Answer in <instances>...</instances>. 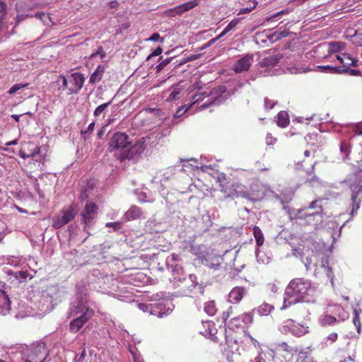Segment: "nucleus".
I'll return each instance as SVG.
<instances>
[{"instance_id": "nucleus-11", "label": "nucleus", "mask_w": 362, "mask_h": 362, "mask_svg": "<svg viewBox=\"0 0 362 362\" xmlns=\"http://www.w3.org/2000/svg\"><path fill=\"white\" fill-rule=\"evenodd\" d=\"M77 313H78V315L74 317V319L69 323V331L74 334L78 332L94 315L92 308H86L84 311L78 310Z\"/></svg>"}, {"instance_id": "nucleus-34", "label": "nucleus", "mask_w": 362, "mask_h": 362, "mask_svg": "<svg viewBox=\"0 0 362 362\" xmlns=\"http://www.w3.org/2000/svg\"><path fill=\"white\" fill-rule=\"evenodd\" d=\"M317 69L321 72H326V73H337V74H342L344 69H339V68L337 67V66H332V65H325V66H318Z\"/></svg>"}, {"instance_id": "nucleus-6", "label": "nucleus", "mask_w": 362, "mask_h": 362, "mask_svg": "<svg viewBox=\"0 0 362 362\" xmlns=\"http://www.w3.org/2000/svg\"><path fill=\"white\" fill-rule=\"evenodd\" d=\"M223 314V326L220 325L219 329L215 328L214 323L212 321H202L203 330H200L199 333L205 337H209L211 340L214 342H218L219 339L224 338L226 341V317Z\"/></svg>"}, {"instance_id": "nucleus-37", "label": "nucleus", "mask_w": 362, "mask_h": 362, "mask_svg": "<svg viewBox=\"0 0 362 362\" xmlns=\"http://www.w3.org/2000/svg\"><path fill=\"white\" fill-rule=\"evenodd\" d=\"M7 274L8 275L13 276L19 281H22L23 280L27 279V277L28 276V271H16V272H13L12 270H8L7 272Z\"/></svg>"}, {"instance_id": "nucleus-24", "label": "nucleus", "mask_w": 362, "mask_h": 362, "mask_svg": "<svg viewBox=\"0 0 362 362\" xmlns=\"http://www.w3.org/2000/svg\"><path fill=\"white\" fill-rule=\"evenodd\" d=\"M244 293L245 290L243 287H235L228 295V300L232 303H238L243 298Z\"/></svg>"}, {"instance_id": "nucleus-40", "label": "nucleus", "mask_w": 362, "mask_h": 362, "mask_svg": "<svg viewBox=\"0 0 362 362\" xmlns=\"http://www.w3.org/2000/svg\"><path fill=\"white\" fill-rule=\"evenodd\" d=\"M204 311L210 316H213L216 313V308L214 301H209L204 305Z\"/></svg>"}, {"instance_id": "nucleus-2", "label": "nucleus", "mask_w": 362, "mask_h": 362, "mask_svg": "<svg viewBox=\"0 0 362 362\" xmlns=\"http://www.w3.org/2000/svg\"><path fill=\"white\" fill-rule=\"evenodd\" d=\"M319 200L313 201L308 206L299 209H289L291 219L296 220L300 225L311 226L317 229L323 221L322 207Z\"/></svg>"}, {"instance_id": "nucleus-18", "label": "nucleus", "mask_w": 362, "mask_h": 362, "mask_svg": "<svg viewBox=\"0 0 362 362\" xmlns=\"http://www.w3.org/2000/svg\"><path fill=\"white\" fill-rule=\"evenodd\" d=\"M69 92L68 95L77 94L82 88L85 82V77L81 73H73L69 76Z\"/></svg>"}, {"instance_id": "nucleus-1", "label": "nucleus", "mask_w": 362, "mask_h": 362, "mask_svg": "<svg viewBox=\"0 0 362 362\" xmlns=\"http://www.w3.org/2000/svg\"><path fill=\"white\" fill-rule=\"evenodd\" d=\"M314 292L315 288L310 281L302 278L293 279L285 289L281 309L300 302L314 303Z\"/></svg>"}, {"instance_id": "nucleus-23", "label": "nucleus", "mask_w": 362, "mask_h": 362, "mask_svg": "<svg viewBox=\"0 0 362 362\" xmlns=\"http://www.w3.org/2000/svg\"><path fill=\"white\" fill-rule=\"evenodd\" d=\"M211 226V221L210 216L208 213H206L202 216V217L197 221V228L199 232L204 233L209 230Z\"/></svg>"}, {"instance_id": "nucleus-14", "label": "nucleus", "mask_w": 362, "mask_h": 362, "mask_svg": "<svg viewBox=\"0 0 362 362\" xmlns=\"http://www.w3.org/2000/svg\"><path fill=\"white\" fill-rule=\"evenodd\" d=\"M175 305L169 299H163L161 302L152 305L151 314L163 317L169 315L174 309Z\"/></svg>"}, {"instance_id": "nucleus-5", "label": "nucleus", "mask_w": 362, "mask_h": 362, "mask_svg": "<svg viewBox=\"0 0 362 362\" xmlns=\"http://www.w3.org/2000/svg\"><path fill=\"white\" fill-rule=\"evenodd\" d=\"M89 297L88 289L84 284L76 286L75 299L71 302L69 308V317H75L78 315V310L84 311L86 308H91L88 305Z\"/></svg>"}, {"instance_id": "nucleus-9", "label": "nucleus", "mask_w": 362, "mask_h": 362, "mask_svg": "<svg viewBox=\"0 0 362 362\" xmlns=\"http://www.w3.org/2000/svg\"><path fill=\"white\" fill-rule=\"evenodd\" d=\"M279 330L284 334H291L295 337H300L309 332L308 327L288 319L284 320L279 327Z\"/></svg>"}, {"instance_id": "nucleus-58", "label": "nucleus", "mask_w": 362, "mask_h": 362, "mask_svg": "<svg viewBox=\"0 0 362 362\" xmlns=\"http://www.w3.org/2000/svg\"><path fill=\"white\" fill-rule=\"evenodd\" d=\"M337 339V334L335 333V332H332L331 334H329L325 339V340H326L325 341V344H327V341H329L330 343L329 344H332L334 343V341H336Z\"/></svg>"}, {"instance_id": "nucleus-3", "label": "nucleus", "mask_w": 362, "mask_h": 362, "mask_svg": "<svg viewBox=\"0 0 362 362\" xmlns=\"http://www.w3.org/2000/svg\"><path fill=\"white\" fill-rule=\"evenodd\" d=\"M265 191V187L258 181H255L251 184L249 191H245L244 186L238 182H234L231 185L230 189L228 188V198L240 197L252 202H258L264 197Z\"/></svg>"}, {"instance_id": "nucleus-57", "label": "nucleus", "mask_w": 362, "mask_h": 362, "mask_svg": "<svg viewBox=\"0 0 362 362\" xmlns=\"http://www.w3.org/2000/svg\"><path fill=\"white\" fill-rule=\"evenodd\" d=\"M163 52V49L160 47H158L151 54H149L147 58L146 61H148L151 57L159 56Z\"/></svg>"}, {"instance_id": "nucleus-32", "label": "nucleus", "mask_w": 362, "mask_h": 362, "mask_svg": "<svg viewBox=\"0 0 362 362\" xmlns=\"http://www.w3.org/2000/svg\"><path fill=\"white\" fill-rule=\"evenodd\" d=\"M182 88L179 85H174L172 87V90L167 98V101L173 102L180 99V95L182 92Z\"/></svg>"}, {"instance_id": "nucleus-45", "label": "nucleus", "mask_w": 362, "mask_h": 362, "mask_svg": "<svg viewBox=\"0 0 362 362\" xmlns=\"http://www.w3.org/2000/svg\"><path fill=\"white\" fill-rule=\"evenodd\" d=\"M291 12V9L287 8L286 9L281 10L279 12H277V13L272 15L269 17L266 18L265 21H270L275 18H277V17L283 16V15L288 14Z\"/></svg>"}, {"instance_id": "nucleus-48", "label": "nucleus", "mask_w": 362, "mask_h": 362, "mask_svg": "<svg viewBox=\"0 0 362 362\" xmlns=\"http://www.w3.org/2000/svg\"><path fill=\"white\" fill-rule=\"evenodd\" d=\"M34 16L40 19L43 22L44 24L47 25L48 24L47 21H51L49 16L44 12H37V13H35Z\"/></svg>"}, {"instance_id": "nucleus-15", "label": "nucleus", "mask_w": 362, "mask_h": 362, "mask_svg": "<svg viewBox=\"0 0 362 362\" xmlns=\"http://www.w3.org/2000/svg\"><path fill=\"white\" fill-rule=\"evenodd\" d=\"M327 57L329 58L332 62H338L341 66H337L339 69H344L342 73H345L350 66H356L357 60L351 57L350 54L342 53L339 54H329Z\"/></svg>"}, {"instance_id": "nucleus-42", "label": "nucleus", "mask_w": 362, "mask_h": 362, "mask_svg": "<svg viewBox=\"0 0 362 362\" xmlns=\"http://www.w3.org/2000/svg\"><path fill=\"white\" fill-rule=\"evenodd\" d=\"M331 224L332 225L333 227L335 226L337 228L336 231H334L332 233V238L333 239L332 243H334L340 237L341 229L345 226L346 222L344 223V224L342 226H341L339 228H338V226L335 223H331Z\"/></svg>"}, {"instance_id": "nucleus-10", "label": "nucleus", "mask_w": 362, "mask_h": 362, "mask_svg": "<svg viewBox=\"0 0 362 362\" xmlns=\"http://www.w3.org/2000/svg\"><path fill=\"white\" fill-rule=\"evenodd\" d=\"M145 149L144 141H138L136 144L131 146L128 149L122 151L119 155L120 161L129 160L133 163L138 162Z\"/></svg>"}, {"instance_id": "nucleus-52", "label": "nucleus", "mask_w": 362, "mask_h": 362, "mask_svg": "<svg viewBox=\"0 0 362 362\" xmlns=\"http://www.w3.org/2000/svg\"><path fill=\"white\" fill-rule=\"evenodd\" d=\"M353 37L354 43L358 46L362 47V33L356 32Z\"/></svg>"}, {"instance_id": "nucleus-46", "label": "nucleus", "mask_w": 362, "mask_h": 362, "mask_svg": "<svg viewBox=\"0 0 362 362\" xmlns=\"http://www.w3.org/2000/svg\"><path fill=\"white\" fill-rule=\"evenodd\" d=\"M337 321V318L329 315H325L321 319V324L322 325H332Z\"/></svg>"}, {"instance_id": "nucleus-19", "label": "nucleus", "mask_w": 362, "mask_h": 362, "mask_svg": "<svg viewBox=\"0 0 362 362\" xmlns=\"http://www.w3.org/2000/svg\"><path fill=\"white\" fill-rule=\"evenodd\" d=\"M76 211L73 207H70L67 211L62 212L61 216H58L56 219L53 221V227L56 229H59L71 221H72L76 216Z\"/></svg>"}, {"instance_id": "nucleus-36", "label": "nucleus", "mask_w": 362, "mask_h": 362, "mask_svg": "<svg viewBox=\"0 0 362 362\" xmlns=\"http://www.w3.org/2000/svg\"><path fill=\"white\" fill-rule=\"evenodd\" d=\"M361 313H362L361 309H354V317L353 318V323L356 326L358 333H360L361 330V319H360V315Z\"/></svg>"}, {"instance_id": "nucleus-47", "label": "nucleus", "mask_w": 362, "mask_h": 362, "mask_svg": "<svg viewBox=\"0 0 362 362\" xmlns=\"http://www.w3.org/2000/svg\"><path fill=\"white\" fill-rule=\"evenodd\" d=\"M129 351L132 355L134 361H136V359H142L141 358V355L137 349V348L135 346H129Z\"/></svg>"}, {"instance_id": "nucleus-61", "label": "nucleus", "mask_w": 362, "mask_h": 362, "mask_svg": "<svg viewBox=\"0 0 362 362\" xmlns=\"http://www.w3.org/2000/svg\"><path fill=\"white\" fill-rule=\"evenodd\" d=\"M223 261V258L221 257H217L216 259H215V262L214 263H211L209 267L212 269H216L218 268V267L220 266L221 262Z\"/></svg>"}, {"instance_id": "nucleus-31", "label": "nucleus", "mask_w": 362, "mask_h": 362, "mask_svg": "<svg viewBox=\"0 0 362 362\" xmlns=\"http://www.w3.org/2000/svg\"><path fill=\"white\" fill-rule=\"evenodd\" d=\"M257 248L262 246L264 241V238L261 229L257 226H254L252 229Z\"/></svg>"}, {"instance_id": "nucleus-13", "label": "nucleus", "mask_w": 362, "mask_h": 362, "mask_svg": "<svg viewBox=\"0 0 362 362\" xmlns=\"http://www.w3.org/2000/svg\"><path fill=\"white\" fill-rule=\"evenodd\" d=\"M131 144L129 136L124 133L117 132L113 134L109 141L110 151L124 149Z\"/></svg>"}, {"instance_id": "nucleus-7", "label": "nucleus", "mask_w": 362, "mask_h": 362, "mask_svg": "<svg viewBox=\"0 0 362 362\" xmlns=\"http://www.w3.org/2000/svg\"><path fill=\"white\" fill-rule=\"evenodd\" d=\"M351 199L352 202V210L351 216H353L360 208L362 200V174H355L354 180L350 183Z\"/></svg>"}, {"instance_id": "nucleus-26", "label": "nucleus", "mask_w": 362, "mask_h": 362, "mask_svg": "<svg viewBox=\"0 0 362 362\" xmlns=\"http://www.w3.org/2000/svg\"><path fill=\"white\" fill-rule=\"evenodd\" d=\"M199 4V0H193L186 3H184L175 8H174V11L177 14L181 15L184 12L188 11L193 8L196 7Z\"/></svg>"}, {"instance_id": "nucleus-25", "label": "nucleus", "mask_w": 362, "mask_h": 362, "mask_svg": "<svg viewBox=\"0 0 362 362\" xmlns=\"http://www.w3.org/2000/svg\"><path fill=\"white\" fill-rule=\"evenodd\" d=\"M142 215L141 209L137 206H132L124 214V219L126 221L139 218Z\"/></svg>"}, {"instance_id": "nucleus-41", "label": "nucleus", "mask_w": 362, "mask_h": 362, "mask_svg": "<svg viewBox=\"0 0 362 362\" xmlns=\"http://www.w3.org/2000/svg\"><path fill=\"white\" fill-rule=\"evenodd\" d=\"M188 286H190V284H188L187 282H183L181 284V286H180L179 288H180V291L182 292V295L189 296L192 291L193 288L196 287L195 286L194 287H189V288Z\"/></svg>"}, {"instance_id": "nucleus-8", "label": "nucleus", "mask_w": 362, "mask_h": 362, "mask_svg": "<svg viewBox=\"0 0 362 362\" xmlns=\"http://www.w3.org/2000/svg\"><path fill=\"white\" fill-rule=\"evenodd\" d=\"M98 207L93 202H87L80 216V222L83 225V230L90 235L89 229L95 224Z\"/></svg>"}, {"instance_id": "nucleus-54", "label": "nucleus", "mask_w": 362, "mask_h": 362, "mask_svg": "<svg viewBox=\"0 0 362 362\" xmlns=\"http://www.w3.org/2000/svg\"><path fill=\"white\" fill-rule=\"evenodd\" d=\"M94 127H95V122H91L88 127H87L86 129H82L81 131V134L82 136H84L85 134H90L93 133V130H94Z\"/></svg>"}, {"instance_id": "nucleus-43", "label": "nucleus", "mask_w": 362, "mask_h": 362, "mask_svg": "<svg viewBox=\"0 0 362 362\" xmlns=\"http://www.w3.org/2000/svg\"><path fill=\"white\" fill-rule=\"evenodd\" d=\"M173 59V57L166 58L165 59H162V57L159 58V60L160 61V63L156 66V71L160 72Z\"/></svg>"}, {"instance_id": "nucleus-4", "label": "nucleus", "mask_w": 362, "mask_h": 362, "mask_svg": "<svg viewBox=\"0 0 362 362\" xmlns=\"http://www.w3.org/2000/svg\"><path fill=\"white\" fill-rule=\"evenodd\" d=\"M20 351L21 358L25 362H44L49 352L42 341H37L30 346H22Z\"/></svg>"}, {"instance_id": "nucleus-16", "label": "nucleus", "mask_w": 362, "mask_h": 362, "mask_svg": "<svg viewBox=\"0 0 362 362\" xmlns=\"http://www.w3.org/2000/svg\"><path fill=\"white\" fill-rule=\"evenodd\" d=\"M226 86H221L211 93L210 100L201 105L200 109L204 110L212 105L223 104L226 100Z\"/></svg>"}, {"instance_id": "nucleus-63", "label": "nucleus", "mask_w": 362, "mask_h": 362, "mask_svg": "<svg viewBox=\"0 0 362 362\" xmlns=\"http://www.w3.org/2000/svg\"><path fill=\"white\" fill-rule=\"evenodd\" d=\"M28 17H33V14H18L16 16V24Z\"/></svg>"}, {"instance_id": "nucleus-55", "label": "nucleus", "mask_w": 362, "mask_h": 362, "mask_svg": "<svg viewBox=\"0 0 362 362\" xmlns=\"http://www.w3.org/2000/svg\"><path fill=\"white\" fill-rule=\"evenodd\" d=\"M188 109L189 107H186L185 105L180 107L174 114L173 117L176 119L181 117Z\"/></svg>"}, {"instance_id": "nucleus-50", "label": "nucleus", "mask_w": 362, "mask_h": 362, "mask_svg": "<svg viewBox=\"0 0 362 362\" xmlns=\"http://www.w3.org/2000/svg\"><path fill=\"white\" fill-rule=\"evenodd\" d=\"M97 55H100V58L101 59H103L106 56V53L105 52V50L103 49V47L100 46L98 47L97 50L95 52H93L90 56V59H94Z\"/></svg>"}, {"instance_id": "nucleus-22", "label": "nucleus", "mask_w": 362, "mask_h": 362, "mask_svg": "<svg viewBox=\"0 0 362 362\" xmlns=\"http://www.w3.org/2000/svg\"><path fill=\"white\" fill-rule=\"evenodd\" d=\"M282 56L276 54L274 55H269L267 57L264 58L259 63L260 66L265 67L267 69H271L275 67L279 62Z\"/></svg>"}, {"instance_id": "nucleus-62", "label": "nucleus", "mask_w": 362, "mask_h": 362, "mask_svg": "<svg viewBox=\"0 0 362 362\" xmlns=\"http://www.w3.org/2000/svg\"><path fill=\"white\" fill-rule=\"evenodd\" d=\"M267 145H272L276 141V139L272 136L271 134H267L265 138Z\"/></svg>"}, {"instance_id": "nucleus-56", "label": "nucleus", "mask_w": 362, "mask_h": 362, "mask_svg": "<svg viewBox=\"0 0 362 362\" xmlns=\"http://www.w3.org/2000/svg\"><path fill=\"white\" fill-rule=\"evenodd\" d=\"M276 102L274 100H270L267 98L264 99V107L267 110H271L275 105Z\"/></svg>"}, {"instance_id": "nucleus-64", "label": "nucleus", "mask_w": 362, "mask_h": 362, "mask_svg": "<svg viewBox=\"0 0 362 362\" xmlns=\"http://www.w3.org/2000/svg\"><path fill=\"white\" fill-rule=\"evenodd\" d=\"M204 93H197V94L194 95V96L192 98L193 103H195L202 100L204 98Z\"/></svg>"}, {"instance_id": "nucleus-51", "label": "nucleus", "mask_w": 362, "mask_h": 362, "mask_svg": "<svg viewBox=\"0 0 362 362\" xmlns=\"http://www.w3.org/2000/svg\"><path fill=\"white\" fill-rule=\"evenodd\" d=\"M105 227H111L114 231H117L122 228V223L120 222H108L105 224Z\"/></svg>"}, {"instance_id": "nucleus-12", "label": "nucleus", "mask_w": 362, "mask_h": 362, "mask_svg": "<svg viewBox=\"0 0 362 362\" xmlns=\"http://www.w3.org/2000/svg\"><path fill=\"white\" fill-rule=\"evenodd\" d=\"M313 254L314 251H310L308 247L304 245L299 244L297 247H293L292 250V255L296 257H301L302 262L304 264L306 269H308L310 265L313 263Z\"/></svg>"}, {"instance_id": "nucleus-17", "label": "nucleus", "mask_w": 362, "mask_h": 362, "mask_svg": "<svg viewBox=\"0 0 362 362\" xmlns=\"http://www.w3.org/2000/svg\"><path fill=\"white\" fill-rule=\"evenodd\" d=\"M252 322V317L247 313L231 319L228 324V327L233 331H244L247 325Z\"/></svg>"}, {"instance_id": "nucleus-20", "label": "nucleus", "mask_w": 362, "mask_h": 362, "mask_svg": "<svg viewBox=\"0 0 362 362\" xmlns=\"http://www.w3.org/2000/svg\"><path fill=\"white\" fill-rule=\"evenodd\" d=\"M308 352L300 351L298 353H294L293 359L286 360V362H313L308 356ZM267 355L261 354L256 356L252 362H267ZM281 362H283L281 361Z\"/></svg>"}, {"instance_id": "nucleus-30", "label": "nucleus", "mask_w": 362, "mask_h": 362, "mask_svg": "<svg viewBox=\"0 0 362 362\" xmlns=\"http://www.w3.org/2000/svg\"><path fill=\"white\" fill-rule=\"evenodd\" d=\"M325 47H327L329 52H332L330 54L334 55L336 54V52H338L344 48V44L340 42H332L328 45H325Z\"/></svg>"}, {"instance_id": "nucleus-28", "label": "nucleus", "mask_w": 362, "mask_h": 362, "mask_svg": "<svg viewBox=\"0 0 362 362\" xmlns=\"http://www.w3.org/2000/svg\"><path fill=\"white\" fill-rule=\"evenodd\" d=\"M104 72L105 67L101 65H98L94 72L90 76L89 82L93 84L99 82L102 79Z\"/></svg>"}, {"instance_id": "nucleus-60", "label": "nucleus", "mask_w": 362, "mask_h": 362, "mask_svg": "<svg viewBox=\"0 0 362 362\" xmlns=\"http://www.w3.org/2000/svg\"><path fill=\"white\" fill-rule=\"evenodd\" d=\"M340 151L341 153H344V154H346L347 156L350 151L349 146L345 142H341V146H340Z\"/></svg>"}, {"instance_id": "nucleus-35", "label": "nucleus", "mask_w": 362, "mask_h": 362, "mask_svg": "<svg viewBox=\"0 0 362 362\" xmlns=\"http://www.w3.org/2000/svg\"><path fill=\"white\" fill-rule=\"evenodd\" d=\"M69 76L65 77L63 75H60L56 81V83L58 84V90H69Z\"/></svg>"}, {"instance_id": "nucleus-21", "label": "nucleus", "mask_w": 362, "mask_h": 362, "mask_svg": "<svg viewBox=\"0 0 362 362\" xmlns=\"http://www.w3.org/2000/svg\"><path fill=\"white\" fill-rule=\"evenodd\" d=\"M252 62V55L247 54L238 59L233 66L235 73H241L249 69Z\"/></svg>"}, {"instance_id": "nucleus-59", "label": "nucleus", "mask_w": 362, "mask_h": 362, "mask_svg": "<svg viewBox=\"0 0 362 362\" xmlns=\"http://www.w3.org/2000/svg\"><path fill=\"white\" fill-rule=\"evenodd\" d=\"M241 18H235L228 23V32L234 28L240 22Z\"/></svg>"}, {"instance_id": "nucleus-27", "label": "nucleus", "mask_w": 362, "mask_h": 362, "mask_svg": "<svg viewBox=\"0 0 362 362\" xmlns=\"http://www.w3.org/2000/svg\"><path fill=\"white\" fill-rule=\"evenodd\" d=\"M197 277L194 275L189 274V277L187 278L186 275L184 274V276L179 275V277H177L176 281L177 284H175V286H173L175 288H179L181 286V284L183 282H187L188 284H190V287H194L197 285V284L195 282ZM189 288V286H188Z\"/></svg>"}, {"instance_id": "nucleus-33", "label": "nucleus", "mask_w": 362, "mask_h": 362, "mask_svg": "<svg viewBox=\"0 0 362 362\" xmlns=\"http://www.w3.org/2000/svg\"><path fill=\"white\" fill-rule=\"evenodd\" d=\"M171 272L173 274V279H170V281L173 286H175V284H177L176 281L177 277H179V275L184 276L183 269L182 267L176 264L175 265H171Z\"/></svg>"}, {"instance_id": "nucleus-44", "label": "nucleus", "mask_w": 362, "mask_h": 362, "mask_svg": "<svg viewBox=\"0 0 362 362\" xmlns=\"http://www.w3.org/2000/svg\"><path fill=\"white\" fill-rule=\"evenodd\" d=\"M28 86V83H16L10 88V89L8 90V93L10 95L15 94L19 90H21L23 88L27 87Z\"/></svg>"}, {"instance_id": "nucleus-53", "label": "nucleus", "mask_w": 362, "mask_h": 362, "mask_svg": "<svg viewBox=\"0 0 362 362\" xmlns=\"http://www.w3.org/2000/svg\"><path fill=\"white\" fill-rule=\"evenodd\" d=\"M230 349H228V353L230 352L232 354H235L239 350V344L236 340H230Z\"/></svg>"}, {"instance_id": "nucleus-39", "label": "nucleus", "mask_w": 362, "mask_h": 362, "mask_svg": "<svg viewBox=\"0 0 362 362\" xmlns=\"http://www.w3.org/2000/svg\"><path fill=\"white\" fill-rule=\"evenodd\" d=\"M112 100L113 98L108 101L107 103L98 105L94 110V116L99 117L102 113H103L106 110V109L112 104Z\"/></svg>"}, {"instance_id": "nucleus-29", "label": "nucleus", "mask_w": 362, "mask_h": 362, "mask_svg": "<svg viewBox=\"0 0 362 362\" xmlns=\"http://www.w3.org/2000/svg\"><path fill=\"white\" fill-rule=\"evenodd\" d=\"M289 117L288 115L285 111H281L279 112L277 115V122L276 124L279 127H286L289 124Z\"/></svg>"}, {"instance_id": "nucleus-38", "label": "nucleus", "mask_w": 362, "mask_h": 362, "mask_svg": "<svg viewBox=\"0 0 362 362\" xmlns=\"http://www.w3.org/2000/svg\"><path fill=\"white\" fill-rule=\"evenodd\" d=\"M273 309L274 307L272 305L264 303L258 307L257 312L260 315H268Z\"/></svg>"}, {"instance_id": "nucleus-49", "label": "nucleus", "mask_w": 362, "mask_h": 362, "mask_svg": "<svg viewBox=\"0 0 362 362\" xmlns=\"http://www.w3.org/2000/svg\"><path fill=\"white\" fill-rule=\"evenodd\" d=\"M255 255L259 262H262L263 264H267L269 262V258H264V255L262 253L259 248H256Z\"/></svg>"}]
</instances>
